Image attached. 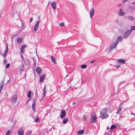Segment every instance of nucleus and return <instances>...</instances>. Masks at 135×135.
<instances>
[{"instance_id":"32","label":"nucleus","mask_w":135,"mask_h":135,"mask_svg":"<svg viewBox=\"0 0 135 135\" xmlns=\"http://www.w3.org/2000/svg\"><path fill=\"white\" fill-rule=\"evenodd\" d=\"M10 64L9 63L7 64L6 66V68H8L10 66Z\"/></svg>"},{"instance_id":"37","label":"nucleus","mask_w":135,"mask_h":135,"mask_svg":"<svg viewBox=\"0 0 135 135\" xmlns=\"http://www.w3.org/2000/svg\"><path fill=\"white\" fill-rule=\"evenodd\" d=\"M33 103L32 104H34L35 105V102H36V100L35 99H33Z\"/></svg>"},{"instance_id":"34","label":"nucleus","mask_w":135,"mask_h":135,"mask_svg":"<svg viewBox=\"0 0 135 135\" xmlns=\"http://www.w3.org/2000/svg\"><path fill=\"white\" fill-rule=\"evenodd\" d=\"M10 133V131L9 130H8L6 133V135H9Z\"/></svg>"},{"instance_id":"52","label":"nucleus","mask_w":135,"mask_h":135,"mask_svg":"<svg viewBox=\"0 0 135 135\" xmlns=\"http://www.w3.org/2000/svg\"><path fill=\"white\" fill-rule=\"evenodd\" d=\"M31 131H30L29 132V133H28L30 134V135L31 134Z\"/></svg>"},{"instance_id":"22","label":"nucleus","mask_w":135,"mask_h":135,"mask_svg":"<svg viewBox=\"0 0 135 135\" xmlns=\"http://www.w3.org/2000/svg\"><path fill=\"white\" fill-rule=\"evenodd\" d=\"M84 130L83 129V130H80L78 131V134L79 135H81L82 134H83V133H84Z\"/></svg>"},{"instance_id":"9","label":"nucleus","mask_w":135,"mask_h":135,"mask_svg":"<svg viewBox=\"0 0 135 135\" xmlns=\"http://www.w3.org/2000/svg\"><path fill=\"white\" fill-rule=\"evenodd\" d=\"M4 85V81H2L0 83V93H1L2 90Z\"/></svg>"},{"instance_id":"42","label":"nucleus","mask_w":135,"mask_h":135,"mask_svg":"<svg viewBox=\"0 0 135 135\" xmlns=\"http://www.w3.org/2000/svg\"><path fill=\"white\" fill-rule=\"evenodd\" d=\"M20 55H21V59H22L23 58V56L22 54H21L20 53Z\"/></svg>"},{"instance_id":"14","label":"nucleus","mask_w":135,"mask_h":135,"mask_svg":"<svg viewBox=\"0 0 135 135\" xmlns=\"http://www.w3.org/2000/svg\"><path fill=\"white\" fill-rule=\"evenodd\" d=\"M26 47V45H22L21 48V52L22 53H23L24 52H25V48Z\"/></svg>"},{"instance_id":"57","label":"nucleus","mask_w":135,"mask_h":135,"mask_svg":"<svg viewBox=\"0 0 135 135\" xmlns=\"http://www.w3.org/2000/svg\"><path fill=\"white\" fill-rule=\"evenodd\" d=\"M122 31H123V32H124V31L123 30H122Z\"/></svg>"},{"instance_id":"17","label":"nucleus","mask_w":135,"mask_h":135,"mask_svg":"<svg viewBox=\"0 0 135 135\" xmlns=\"http://www.w3.org/2000/svg\"><path fill=\"white\" fill-rule=\"evenodd\" d=\"M51 58L52 62H53L55 64H56L57 62L56 61V59L55 58L52 56H51Z\"/></svg>"},{"instance_id":"30","label":"nucleus","mask_w":135,"mask_h":135,"mask_svg":"<svg viewBox=\"0 0 135 135\" xmlns=\"http://www.w3.org/2000/svg\"><path fill=\"white\" fill-rule=\"evenodd\" d=\"M35 105L34 104H32V108L33 110L35 111Z\"/></svg>"},{"instance_id":"36","label":"nucleus","mask_w":135,"mask_h":135,"mask_svg":"<svg viewBox=\"0 0 135 135\" xmlns=\"http://www.w3.org/2000/svg\"><path fill=\"white\" fill-rule=\"evenodd\" d=\"M86 119V116L84 115L83 117V119L84 120H85Z\"/></svg>"},{"instance_id":"31","label":"nucleus","mask_w":135,"mask_h":135,"mask_svg":"<svg viewBox=\"0 0 135 135\" xmlns=\"http://www.w3.org/2000/svg\"><path fill=\"white\" fill-rule=\"evenodd\" d=\"M129 34H124L123 37L124 38H126L128 37Z\"/></svg>"},{"instance_id":"41","label":"nucleus","mask_w":135,"mask_h":135,"mask_svg":"<svg viewBox=\"0 0 135 135\" xmlns=\"http://www.w3.org/2000/svg\"><path fill=\"white\" fill-rule=\"evenodd\" d=\"M33 18H30V23H31V22H32V20H33Z\"/></svg>"},{"instance_id":"2","label":"nucleus","mask_w":135,"mask_h":135,"mask_svg":"<svg viewBox=\"0 0 135 135\" xmlns=\"http://www.w3.org/2000/svg\"><path fill=\"white\" fill-rule=\"evenodd\" d=\"M100 117L102 119L107 118L108 117L109 115L105 112H100Z\"/></svg>"},{"instance_id":"47","label":"nucleus","mask_w":135,"mask_h":135,"mask_svg":"<svg viewBox=\"0 0 135 135\" xmlns=\"http://www.w3.org/2000/svg\"><path fill=\"white\" fill-rule=\"evenodd\" d=\"M132 4H133V5H134L135 4V1H134V2H133L132 3Z\"/></svg>"},{"instance_id":"56","label":"nucleus","mask_w":135,"mask_h":135,"mask_svg":"<svg viewBox=\"0 0 135 135\" xmlns=\"http://www.w3.org/2000/svg\"><path fill=\"white\" fill-rule=\"evenodd\" d=\"M68 76V75H67L66 76V77H67Z\"/></svg>"},{"instance_id":"39","label":"nucleus","mask_w":135,"mask_h":135,"mask_svg":"<svg viewBox=\"0 0 135 135\" xmlns=\"http://www.w3.org/2000/svg\"><path fill=\"white\" fill-rule=\"evenodd\" d=\"M120 67V65H117L115 66V67L117 68H118Z\"/></svg>"},{"instance_id":"40","label":"nucleus","mask_w":135,"mask_h":135,"mask_svg":"<svg viewBox=\"0 0 135 135\" xmlns=\"http://www.w3.org/2000/svg\"><path fill=\"white\" fill-rule=\"evenodd\" d=\"M7 62V60H4L3 61V62L4 64L6 63Z\"/></svg>"},{"instance_id":"4","label":"nucleus","mask_w":135,"mask_h":135,"mask_svg":"<svg viewBox=\"0 0 135 135\" xmlns=\"http://www.w3.org/2000/svg\"><path fill=\"white\" fill-rule=\"evenodd\" d=\"M130 29H131V30H128L126 31L124 34H130L132 30H135V26H131V27Z\"/></svg>"},{"instance_id":"23","label":"nucleus","mask_w":135,"mask_h":135,"mask_svg":"<svg viewBox=\"0 0 135 135\" xmlns=\"http://www.w3.org/2000/svg\"><path fill=\"white\" fill-rule=\"evenodd\" d=\"M121 107H119L118 109V110L116 112V114H118L121 111Z\"/></svg>"},{"instance_id":"3","label":"nucleus","mask_w":135,"mask_h":135,"mask_svg":"<svg viewBox=\"0 0 135 135\" xmlns=\"http://www.w3.org/2000/svg\"><path fill=\"white\" fill-rule=\"evenodd\" d=\"M97 121L96 115L95 114H94L91 116L90 122L91 123H94Z\"/></svg>"},{"instance_id":"27","label":"nucleus","mask_w":135,"mask_h":135,"mask_svg":"<svg viewBox=\"0 0 135 135\" xmlns=\"http://www.w3.org/2000/svg\"><path fill=\"white\" fill-rule=\"evenodd\" d=\"M28 94L27 95V96L28 98H30L31 97V91H28Z\"/></svg>"},{"instance_id":"10","label":"nucleus","mask_w":135,"mask_h":135,"mask_svg":"<svg viewBox=\"0 0 135 135\" xmlns=\"http://www.w3.org/2000/svg\"><path fill=\"white\" fill-rule=\"evenodd\" d=\"M51 5L52 6V7L54 9H56V2H52L51 3Z\"/></svg>"},{"instance_id":"53","label":"nucleus","mask_w":135,"mask_h":135,"mask_svg":"<svg viewBox=\"0 0 135 135\" xmlns=\"http://www.w3.org/2000/svg\"><path fill=\"white\" fill-rule=\"evenodd\" d=\"M50 1H49L48 2V5H49V3H50Z\"/></svg>"},{"instance_id":"44","label":"nucleus","mask_w":135,"mask_h":135,"mask_svg":"<svg viewBox=\"0 0 135 135\" xmlns=\"http://www.w3.org/2000/svg\"><path fill=\"white\" fill-rule=\"evenodd\" d=\"M123 0V2H122V3H124V2H126L128 0Z\"/></svg>"},{"instance_id":"21","label":"nucleus","mask_w":135,"mask_h":135,"mask_svg":"<svg viewBox=\"0 0 135 135\" xmlns=\"http://www.w3.org/2000/svg\"><path fill=\"white\" fill-rule=\"evenodd\" d=\"M118 61L120 63L124 64L125 63V60L123 59H119L118 60Z\"/></svg>"},{"instance_id":"7","label":"nucleus","mask_w":135,"mask_h":135,"mask_svg":"<svg viewBox=\"0 0 135 135\" xmlns=\"http://www.w3.org/2000/svg\"><path fill=\"white\" fill-rule=\"evenodd\" d=\"M17 98V96L16 95H13L11 98V100L12 102L14 103L16 102Z\"/></svg>"},{"instance_id":"20","label":"nucleus","mask_w":135,"mask_h":135,"mask_svg":"<svg viewBox=\"0 0 135 135\" xmlns=\"http://www.w3.org/2000/svg\"><path fill=\"white\" fill-rule=\"evenodd\" d=\"M20 71L22 72L24 70V66L23 64L21 65L20 68Z\"/></svg>"},{"instance_id":"46","label":"nucleus","mask_w":135,"mask_h":135,"mask_svg":"<svg viewBox=\"0 0 135 135\" xmlns=\"http://www.w3.org/2000/svg\"><path fill=\"white\" fill-rule=\"evenodd\" d=\"M131 115H134L135 114H134V113H132V112H131Z\"/></svg>"},{"instance_id":"15","label":"nucleus","mask_w":135,"mask_h":135,"mask_svg":"<svg viewBox=\"0 0 135 135\" xmlns=\"http://www.w3.org/2000/svg\"><path fill=\"white\" fill-rule=\"evenodd\" d=\"M94 13V9L93 8H92L90 12V16L91 18H92L93 17V14Z\"/></svg>"},{"instance_id":"38","label":"nucleus","mask_w":135,"mask_h":135,"mask_svg":"<svg viewBox=\"0 0 135 135\" xmlns=\"http://www.w3.org/2000/svg\"><path fill=\"white\" fill-rule=\"evenodd\" d=\"M38 120H39L38 118H36V119H35V122H37V121H38Z\"/></svg>"},{"instance_id":"48","label":"nucleus","mask_w":135,"mask_h":135,"mask_svg":"<svg viewBox=\"0 0 135 135\" xmlns=\"http://www.w3.org/2000/svg\"><path fill=\"white\" fill-rule=\"evenodd\" d=\"M122 104V103H121L119 105V107H121V105Z\"/></svg>"},{"instance_id":"35","label":"nucleus","mask_w":135,"mask_h":135,"mask_svg":"<svg viewBox=\"0 0 135 135\" xmlns=\"http://www.w3.org/2000/svg\"><path fill=\"white\" fill-rule=\"evenodd\" d=\"M59 26L61 27H62L64 26V24L63 23H61L59 24Z\"/></svg>"},{"instance_id":"45","label":"nucleus","mask_w":135,"mask_h":135,"mask_svg":"<svg viewBox=\"0 0 135 135\" xmlns=\"http://www.w3.org/2000/svg\"><path fill=\"white\" fill-rule=\"evenodd\" d=\"M95 61V60H93L91 61L90 62V63L92 64V63H93V62H94Z\"/></svg>"},{"instance_id":"54","label":"nucleus","mask_w":135,"mask_h":135,"mask_svg":"<svg viewBox=\"0 0 135 135\" xmlns=\"http://www.w3.org/2000/svg\"><path fill=\"white\" fill-rule=\"evenodd\" d=\"M26 135H30V134L29 133H27L26 134Z\"/></svg>"},{"instance_id":"49","label":"nucleus","mask_w":135,"mask_h":135,"mask_svg":"<svg viewBox=\"0 0 135 135\" xmlns=\"http://www.w3.org/2000/svg\"><path fill=\"white\" fill-rule=\"evenodd\" d=\"M118 22H119V21H118V20H116V22L117 23H118Z\"/></svg>"},{"instance_id":"50","label":"nucleus","mask_w":135,"mask_h":135,"mask_svg":"<svg viewBox=\"0 0 135 135\" xmlns=\"http://www.w3.org/2000/svg\"><path fill=\"white\" fill-rule=\"evenodd\" d=\"M75 103H75V102H73L72 103V105H74L75 104Z\"/></svg>"},{"instance_id":"11","label":"nucleus","mask_w":135,"mask_h":135,"mask_svg":"<svg viewBox=\"0 0 135 135\" xmlns=\"http://www.w3.org/2000/svg\"><path fill=\"white\" fill-rule=\"evenodd\" d=\"M66 115V112L64 110H63L61 111V113L60 115V118H64Z\"/></svg>"},{"instance_id":"29","label":"nucleus","mask_w":135,"mask_h":135,"mask_svg":"<svg viewBox=\"0 0 135 135\" xmlns=\"http://www.w3.org/2000/svg\"><path fill=\"white\" fill-rule=\"evenodd\" d=\"M116 126L114 125H112L110 127V129H113L114 128H115L116 127Z\"/></svg>"},{"instance_id":"13","label":"nucleus","mask_w":135,"mask_h":135,"mask_svg":"<svg viewBox=\"0 0 135 135\" xmlns=\"http://www.w3.org/2000/svg\"><path fill=\"white\" fill-rule=\"evenodd\" d=\"M36 71L38 74H39L41 73L42 70L40 68L38 67L36 68Z\"/></svg>"},{"instance_id":"12","label":"nucleus","mask_w":135,"mask_h":135,"mask_svg":"<svg viewBox=\"0 0 135 135\" xmlns=\"http://www.w3.org/2000/svg\"><path fill=\"white\" fill-rule=\"evenodd\" d=\"M21 27L22 28V29H20L19 30V32L18 33H20L22 31V30L24 29L25 28V27H26V26L25 24L22 22H21Z\"/></svg>"},{"instance_id":"58","label":"nucleus","mask_w":135,"mask_h":135,"mask_svg":"<svg viewBox=\"0 0 135 135\" xmlns=\"http://www.w3.org/2000/svg\"><path fill=\"white\" fill-rule=\"evenodd\" d=\"M134 24L135 25V21L134 22Z\"/></svg>"},{"instance_id":"43","label":"nucleus","mask_w":135,"mask_h":135,"mask_svg":"<svg viewBox=\"0 0 135 135\" xmlns=\"http://www.w3.org/2000/svg\"><path fill=\"white\" fill-rule=\"evenodd\" d=\"M103 110L105 111H107L108 110V109L106 108H104Z\"/></svg>"},{"instance_id":"26","label":"nucleus","mask_w":135,"mask_h":135,"mask_svg":"<svg viewBox=\"0 0 135 135\" xmlns=\"http://www.w3.org/2000/svg\"><path fill=\"white\" fill-rule=\"evenodd\" d=\"M17 41L18 43H21L22 41V38H18L17 39Z\"/></svg>"},{"instance_id":"51","label":"nucleus","mask_w":135,"mask_h":135,"mask_svg":"<svg viewBox=\"0 0 135 135\" xmlns=\"http://www.w3.org/2000/svg\"><path fill=\"white\" fill-rule=\"evenodd\" d=\"M10 80H8V81H7V83H9L10 82Z\"/></svg>"},{"instance_id":"18","label":"nucleus","mask_w":135,"mask_h":135,"mask_svg":"<svg viewBox=\"0 0 135 135\" xmlns=\"http://www.w3.org/2000/svg\"><path fill=\"white\" fill-rule=\"evenodd\" d=\"M45 76V75L44 74L40 77V82L42 83L43 81L44 80V79Z\"/></svg>"},{"instance_id":"33","label":"nucleus","mask_w":135,"mask_h":135,"mask_svg":"<svg viewBox=\"0 0 135 135\" xmlns=\"http://www.w3.org/2000/svg\"><path fill=\"white\" fill-rule=\"evenodd\" d=\"M131 9L132 11H133L135 9V6H132L131 7Z\"/></svg>"},{"instance_id":"1","label":"nucleus","mask_w":135,"mask_h":135,"mask_svg":"<svg viewBox=\"0 0 135 135\" xmlns=\"http://www.w3.org/2000/svg\"><path fill=\"white\" fill-rule=\"evenodd\" d=\"M122 39V37L121 36H118L117 37V41L112 44H111L108 49L109 52L110 53L112 51L117 48L118 42L121 41Z\"/></svg>"},{"instance_id":"5","label":"nucleus","mask_w":135,"mask_h":135,"mask_svg":"<svg viewBox=\"0 0 135 135\" xmlns=\"http://www.w3.org/2000/svg\"><path fill=\"white\" fill-rule=\"evenodd\" d=\"M40 21V20H39L36 22L33 28L34 31H36L37 30Z\"/></svg>"},{"instance_id":"25","label":"nucleus","mask_w":135,"mask_h":135,"mask_svg":"<svg viewBox=\"0 0 135 135\" xmlns=\"http://www.w3.org/2000/svg\"><path fill=\"white\" fill-rule=\"evenodd\" d=\"M128 19L129 20L132 21L133 20V18L132 16H129L128 17Z\"/></svg>"},{"instance_id":"6","label":"nucleus","mask_w":135,"mask_h":135,"mask_svg":"<svg viewBox=\"0 0 135 135\" xmlns=\"http://www.w3.org/2000/svg\"><path fill=\"white\" fill-rule=\"evenodd\" d=\"M6 49L5 51L4 52L3 54V56H4V58H5L6 57L7 55V52H8V50H9V49L8 48V45L7 44H6Z\"/></svg>"},{"instance_id":"16","label":"nucleus","mask_w":135,"mask_h":135,"mask_svg":"<svg viewBox=\"0 0 135 135\" xmlns=\"http://www.w3.org/2000/svg\"><path fill=\"white\" fill-rule=\"evenodd\" d=\"M125 12L122 11V9L121 8L120 9L119 12V16H123L125 14Z\"/></svg>"},{"instance_id":"19","label":"nucleus","mask_w":135,"mask_h":135,"mask_svg":"<svg viewBox=\"0 0 135 135\" xmlns=\"http://www.w3.org/2000/svg\"><path fill=\"white\" fill-rule=\"evenodd\" d=\"M46 85H45L44 86V90H43L44 93H43V97H45V96L46 95Z\"/></svg>"},{"instance_id":"8","label":"nucleus","mask_w":135,"mask_h":135,"mask_svg":"<svg viewBox=\"0 0 135 135\" xmlns=\"http://www.w3.org/2000/svg\"><path fill=\"white\" fill-rule=\"evenodd\" d=\"M24 131L22 129H20L18 130V134L19 135H23Z\"/></svg>"},{"instance_id":"24","label":"nucleus","mask_w":135,"mask_h":135,"mask_svg":"<svg viewBox=\"0 0 135 135\" xmlns=\"http://www.w3.org/2000/svg\"><path fill=\"white\" fill-rule=\"evenodd\" d=\"M68 120V118L67 117L65 118L63 120V123L64 124L66 123Z\"/></svg>"},{"instance_id":"55","label":"nucleus","mask_w":135,"mask_h":135,"mask_svg":"<svg viewBox=\"0 0 135 135\" xmlns=\"http://www.w3.org/2000/svg\"><path fill=\"white\" fill-rule=\"evenodd\" d=\"M38 18H39V19H40V16H39V17H38Z\"/></svg>"},{"instance_id":"28","label":"nucleus","mask_w":135,"mask_h":135,"mask_svg":"<svg viewBox=\"0 0 135 135\" xmlns=\"http://www.w3.org/2000/svg\"><path fill=\"white\" fill-rule=\"evenodd\" d=\"M86 67L87 66L86 65H83L81 66V68L83 69H85Z\"/></svg>"}]
</instances>
